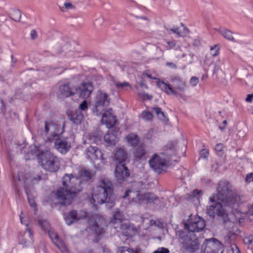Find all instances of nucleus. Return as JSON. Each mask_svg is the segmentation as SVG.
<instances>
[{"label": "nucleus", "instance_id": "27", "mask_svg": "<svg viewBox=\"0 0 253 253\" xmlns=\"http://www.w3.org/2000/svg\"><path fill=\"white\" fill-rule=\"evenodd\" d=\"M48 234L49 237L54 245L61 240L57 233L51 229H48Z\"/></svg>", "mask_w": 253, "mask_h": 253}, {"label": "nucleus", "instance_id": "31", "mask_svg": "<svg viewBox=\"0 0 253 253\" xmlns=\"http://www.w3.org/2000/svg\"><path fill=\"white\" fill-rule=\"evenodd\" d=\"M102 136L99 134H93L89 136V141L91 143L99 144L101 142Z\"/></svg>", "mask_w": 253, "mask_h": 253}, {"label": "nucleus", "instance_id": "16", "mask_svg": "<svg viewBox=\"0 0 253 253\" xmlns=\"http://www.w3.org/2000/svg\"><path fill=\"white\" fill-rule=\"evenodd\" d=\"M85 153L86 158L90 161L103 159V154L97 147L90 145L86 149Z\"/></svg>", "mask_w": 253, "mask_h": 253}, {"label": "nucleus", "instance_id": "5", "mask_svg": "<svg viewBox=\"0 0 253 253\" xmlns=\"http://www.w3.org/2000/svg\"><path fill=\"white\" fill-rule=\"evenodd\" d=\"M41 166L46 171L55 172L60 168L59 158L49 151H42L36 154Z\"/></svg>", "mask_w": 253, "mask_h": 253}, {"label": "nucleus", "instance_id": "7", "mask_svg": "<svg viewBox=\"0 0 253 253\" xmlns=\"http://www.w3.org/2000/svg\"><path fill=\"white\" fill-rule=\"evenodd\" d=\"M110 98L106 92L99 90L97 91L95 98V104L92 108V112L96 116H100L110 103Z\"/></svg>", "mask_w": 253, "mask_h": 253}, {"label": "nucleus", "instance_id": "43", "mask_svg": "<svg viewBox=\"0 0 253 253\" xmlns=\"http://www.w3.org/2000/svg\"><path fill=\"white\" fill-rule=\"evenodd\" d=\"M79 109L82 111H86L88 109V103L84 100L79 105Z\"/></svg>", "mask_w": 253, "mask_h": 253}, {"label": "nucleus", "instance_id": "62", "mask_svg": "<svg viewBox=\"0 0 253 253\" xmlns=\"http://www.w3.org/2000/svg\"><path fill=\"white\" fill-rule=\"evenodd\" d=\"M64 6H65L66 8L69 9L72 7V4L69 2H65L64 3Z\"/></svg>", "mask_w": 253, "mask_h": 253}, {"label": "nucleus", "instance_id": "37", "mask_svg": "<svg viewBox=\"0 0 253 253\" xmlns=\"http://www.w3.org/2000/svg\"><path fill=\"white\" fill-rule=\"evenodd\" d=\"M38 225L43 230L49 229V224L46 220L40 219L38 221Z\"/></svg>", "mask_w": 253, "mask_h": 253}, {"label": "nucleus", "instance_id": "40", "mask_svg": "<svg viewBox=\"0 0 253 253\" xmlns=\"http://www.w3.org/2000/svg\"><path fill=\"white\" fill-rule=\"evenodd\" d=\"M235 235L234 233H228L226 236L224 237V243L226 245H230V246L232 245V237Z\"/></svg>", "mask_w": 253, "mask_h": 253}, {"label": "nucleus", "instance_id": "21", "mask_svg": "<svg viewBox=\"0 0 253 253\" xmlns=\"http://www.w3.org/2000/svg\"><path fill=\"white\" fill-rule=\"evenodd\" d=\"M171 82L175 84V88L181 91H184L185 82L183 81L179 76H172L170 77Z\"/></svg>", "mask_w": 253, "mask_h": 253}, {"label": "nucleus", "instance_id": "19", "mask_svg": "<svg viewBox=\"0 0 253 253\" xmlns=\"http://www.w3.org/2000/svg\"><path fill=\"white\" fill-rule=\"evenodd\" d=\"M119 129L115 128L112 132H108L104 135V140L109 145H115L118 141L117 135Z\"/></svg>", "mask_w": 253, "mask_h": 253}, {"label": "nucleus", "instance_id": "29", "mask_svg": "<svg viewBox=\"0 0 253 253\" xmlns=\"http://www.w3.org/2000/svg\"><path fill=\"white\" fill-rule=\"evenodd\" d=\"M123 215L120 211L117 210L114 211L112 219L113 222H121L123 220Z\"/></svg>", "mask_w": 253, "mask_h": 253}, {"label": "nucleus", "instance_id": "63", "mask_svg": "<svg viewBox=\"0 0 253 253\" xmlns=\"http://www.w3.org/2000/svg\"><path fill=\"white\" fill-rule=\"evenodd\" d=\"M167 148H168L169 150L172 151L174 149V146L173 145H168Z\"/></svg>", "mask_w": 253, "mask_h": 253}, {"label": "nucleus", "instance_id": "38", "mask_svg": "<svg viewBox=\"0 0 253 253\" xmlns=\"http://www.w3.org/2000/svg\"><path fill=\"white\" fill-rule=\"evenodd\" d=\"M42 173L35 175L31 178L32 185L38 184L42 179Z\"/></svg>", "mask_w": 253, "mask_h": 253}, {"label": "nucleus", "instance_id": "20", "mask_svg": "<svg viewBox=\"0 0 253 253\" xmlns=\"http://www.w3.org/2000/svg\"><path fill=\"white\" fill-rule=\"evenodd\" d=\"M59 92L63 97H65L76 94L75 87H70L69 84H65L60 85Z\"/></svg>", "mask_w": 253, "mask_h": 253}, {"label": "nucleus", "instance_id": "36", "mask_svg": "<svg viewBox=\"0 0 253 253\" xmlns=\"http://www.w3.org/2000/svg\"><path fill=\"white\" fill-rule=\"evenodd\" d=\"M118 253H139L132 249H130L127 247H121L118 249Z\"/></svg>", "mask_w": 253, "mask_h": 253}, {"label": "nucleus", "instance_id": "34", "mask_svg": "<svg viewBox=\"0 0 253 253\" xmlns=\"http://www.w3.org/2000/svg\"><path fill=\"white\" fill-rule=\"evenodd\" d=\"M152 111L155 112L160 119L164 120L166 118L165 114L164 112L162 111L161 108L159 107H153Z\"/></svg>", "mask_w": 253, "mask_h": 253}, {"label": "nucleus", "instance_id": "55", "mask_svg": "<svg viewBox=\"0 0 253 253\" xmlns=\"http://www.w3.org/2000/svg\"><path fill=\"white\" fill-rule=\"evenodd\" d=\"M169 30L172 31L173 33H175L179 36H181L179 32V29L178 27H176L174 28H170Z\"/></svg>", "mask_w": 253, "mask_h": 253}, {"label": "nucleus", "instance_id": "49", "mask_svg": "<svg viewBox=\"0 0 253 253\" xmlns=\"http://www.w3.org/2000/svg\"><path fill=\"white\" fill-rule=\"evenodd\" d=\"M116 85L119 88H123L126 86H129V84L127 82H124L123 83H117L116 84Z\"/></svg>", "mask_w": 253, "mask_h": 253}, {"label": "nucleus", "instance_id": "50", "mask_svg": "<svg viewBox=\"0 0 253 253\" xmlns=\"http://www.w3.org/2000/svg\"><path fill=\"white\" fill-rule=\"evenodd\" d=\"M231 249L232 252V253H241L239 248L237 247V246L233 244L231 246Z\"/></svg>", "mask_w": 253, "mask_h": 253}, {"label": "nucleus", "instance_id": "48", "mask_svg": "<svg viewBox=\"0 0 253 253\" xmlns=\"http://www.w3.org/2000/svg\"><path fill=\"white\" fill-rule=\"evenodd\" d=\"M167 43L169 45V47L167 48L168 50L174 48L176 46V42L174 41H167Z\"/></svg>", "mask_w": 253, "mask_h": 253}, {"label": "nucleus", "instance_id": "13", "mask_svg": "<svg viewBox=\"0 0 253 253\" xmlns=\"http://www.w3.org/2000/svg\"><path fill=\"white\" fill-rule=\"evenodd\" d=\"M54 147L60 153L65 154L68 153L71 148V143L69 141L67 137H57L55 139Z\"/></svg>", "mask_w": 253, "mask_h": 253}, {"label": "nucleus", "instance_id": "8", "mask_svg": "<svg viewBox=\"0 0 253 253\" xmlns=\"http://www.w3.org/2000/svg\"><path fill=\"white\" fill-rule=\"evenodd\" d=\"M161 155H168V156L166 158H162L155 154L149 161L151 168L158 173H161L163 171V169L167 167V160H169L172 156V154H169L168 149H167L166 151L162 152Z\"/></svg>", "mask_w": 253, "mask_h": 253}, {"label": "nucleus", "instance_id": "17", "mask_svg": "<svg viewBox=\"0 0 253 253\" xmlns=\"http://www.w3.org/2000/svg\"><path fill=\"white\" fill-rule=\"evenodd\" d=\"M114 161L116 165L126 164L129 161L127 152L121 148L118 149L114 154Z\"/></svg>", "mask_w": 253, "mask_h": 253}, {"label": "nucleus", "instance_id": "23", "mask_svg": "<svg viewBox=\"0 0 253 253\" xmlns=\"http://www.w3.org/2000/svg\"><path fill=\"white\" fill-rule=\"evenodd\" d=\"M216 31L229 41L236 42L232 36V32L227 29H216Z\"/></svg>", "mask_w": 253, "mask_h": 253}, {"label": "nucleus", "instance_id": "41", "mask_svg": "<svg viewBox=\"0 0 253 253\" xmlns=\"http://www.w3.org/2000/svg\"><path fill=\"white\" fill-rule=\"evenodd\" d=\"M219 53V48L217 44H215L214 46H211V54L213 56H217Z\"/></svg>", "mask_w": 253, "mask_h": 253}, {"label": "nucleus", "instance_id": "33", "mask_svg": "<svg viewBox=\"0 0 253 253\" xmlns=\"http://www.w3.org/2000/svg\"><path fill=\"white\" fill-rule=\"evenodd\" d=\"M141 116L142 119L146 121H151L153 118L152 113L146 110L142 111Z\"/></svg>", "mask_w": 253, "mask_h": 253}, {"label": "nucleus", "instance_id": "30", "mask_svg": "<svg viewBox=\"0 0 253 253\" xmlns=\"http://www.w3.org/2000/svg\"><path fill=\"white\" fill-rule=\"evenodd\" d=\"M24 188H25V192L27 195V199H28V200L30 205L31 206V207H33V208H36V204L34 200L33 199V198L31 196L30 191L29 190V189L27 187V185H25Z\"/></svg>", "mask_w": 253, "mask_h": 253}, {"label": "nucleus", "instance_id": "22", "mask_svg": "<svg viewBox=\"0 0 253 253\" xmlns=\"http://www.w3.org/2000/svg\"><path fill=\"white\" fill-rule=\"evenodd\" d=\"M68 117L70 120L76 125H80L84 118L83 115L79 111L68 113Z\"/></svg>", "mask_w": 253, "mask_h": 253}, {"label": "nucleus", "instance_id": "4", "mask_svg": "<svg viewBox=\"0 0 253 253\" xmlns=\"http://www.w3.org/2000/svg\"><path fill=\"white\" fill-rule=\"evenodd\" d=\"M179 242L182 249L187 253H195L200 249V243L198 237L191 232L183 230L177 231Z\"/></svg>", "mask_w": 253, "mask_h": 253}, {"label": "nucleus", "instance_id": "11", "mask_svg": "<svg viewBox=\"0 0 253 253\" xmlns=\"http://www.w3.org/2000/svg\"><path fill=\"white\" fill-rule=\"evenodd\" d=\"M114 173L116 181L120 184L126 181L130 175V170L126 164H116Z\"/></svg>", "mask_w": 253, "mask_h": 253}, {"label": "nucleus", "instance_id": "46", "mask_svg": "<svg viewBox=\"0 0 253 253\" xmlns=\"http://www.w3.org/2000/svg\"><path fill=\"white\" fill-rule=\"evenodd\" d=\"M153 253H169V251L168 249L162 247L159 248L157 250L155 251Z\"/></svg>", "mask_w": 253, "mask_h": 253}, {"label": "nucleus", "instance_id": "42", "mask_svg": "<svg viewBox=\"0 0 253 253\" xmlns=\"http://www.w3.org/2000/svg\"><path fill=\"white\" fill-rule=\"evenodd\" d=\"M243 242L245 244L250 245L253 242V235L246 236L243 238Z\"/></svg>", "mask_w": 253, "mask_h": 253}, {"label": "nucleus", "instance_id": "47", "mask_svg": "<svg viewBox=\"0 0 253 253\" xmlns=\"http://www.w3.org/2000/svg\"><path fill=\"white\" fill-rule=\"evenodd\" d=\"M245 181L247 183H250L253 181V172L247 174L245 178Z\"/></svg>", "mask_w": 253, "mask_h": 253}, {"label": "nucleus", "instance_id": "3", "mask_svg": "<svg viewBox=\"0 0 253 253\" xmlns=\"http://www.w3.org/2000/svg\"><path fill=\"white\" fill-rule=\"evenodd\" d=\"M114 190L112 183L107 179L101 180L100 185L92 194V200L94 205H101L113 202Z\"/></svg>", "mask_w": 253, "mask_h": 253}, {"label": "nucleus", "instance_id": "25", "mask_svg": "<svg viewBox=\"0 0 253 253\" xmlns=\"http://www.w3.org/2000/svg\"><path fill=\"white\" fill-rule=\"evenodd\" d=\"M157 85L163 91L168 94H170V91L171 90V86L169 84H167L164 81L158 80L157 82Z\"/></svg>", "mask_w": 253, "mask_h": 253}, {"label": "nucleus", "instance_id": "32", "mask_svg": "<svg viewBox=\"0 0 253 253\" xmlns=\"http://www.w3.org/2000/svg\"><path fill=\"white\" fill-rule=\"evenodd\" d=\"M62 253H69V251L64 243L60 240L55 245Z\"/></svg>", "mask_w": 253, "mask_h": 253}, {"label": "nucleus", "instance_id": "44", "mask_svg": "<svg viewBox=\"0 0 253 253\" xmlns=\"http://www.w3.org/2000/svg\"><path fill=\"white\" fill-rule=\"evenodd\" d=\"M203 194V192L201 190L195 189L194 190L191 195H190L192 198H199Z\"/></svg>", "mask_w": 253, "mask_h": 253}, {"label": "nucleus", "instance_id": "59", "mask_svg": "<svg viewBox=\"0 0 253 253\" xmlns=\"http://www.w3.org/2000/svg\"><path fill=\"white\" fill-rule=\"evenodd\" d=\"M26 231L28 232V233L29 234V237L30 238L32 239L34 236V235H33V231H32V229H30V228H27Z\"/></svg>", "mask_w": 253, "mask_h": 253}, {"label": "nucleus", "instance_id": "51", "mask_svg": "<svg viewBox=\"0 0 253 253\" xmlns=\"http://www.w3.org/2000/svg\"><path fill=\"white\" fill-rule=\"evenodd\" d=\"M201 157L203 158H207L209 155V151L206 149H202L200 152Z\"/></svg>", "mask_w": 253, "mask_h": 253}, {"label": "nucleus", "instance_id": "57", "mask_svg": "<svg viewBox=\"0 0 253 253\" xmlns=\"http://www.w3.org/2000/svg\"><path fill=\"white\" fill-rule=\"evenodd\" d=\"M201 44V42L199 39H195L193 42V45L194 46H199Z\"/></svg>", "mask_w": 253, "mask_h": 253}, {"label": "nucleus", "instance_id": "18", "mask_svg": "<svg viewBox=\"0 0 253 253\" xmlns=\"http://www.w3.org/2000/svg\"><path fill=\"white\" fill-rule=\"evenodd\" d=\"M63 215L65 222L68 225H70L82 218L78 215L76 210H72L68 212L63 213Z\"/></svg>", "mask_w": 253, "mask_h": 253}, {"label": "nucleus", "instance_id": "61", "mask_svg": "<svg viewBox=\"0 0 253 253\" xmlns=\"http://www.w3.org/2000/svg\"><path fill=\"white\" fill-rule=\"evenodd\" d=\"M173 94L176 96H181V94L178 93L176 90H174L171 87V90L170 91V94Z\"/></svg>", "mask_w": 253, "mask_h": 253}, {"label": "nucleus", "instance_id": "54", "mask_svg": "<svg viewBox=\"0 0 253 253\" xmlns=\"http://www.w3.org/2000/svg\"><path fill=\"white\" fill-rule=\"evenodd\" d=\"M30 35L31 39L33 40L35 39L37 37V31L35 30H32L31 31Z\"/></svg>", "mask_w": 253, "mask_h": 253}, {"label": "nucleus", "instance_id": "58", "mask_svg": "<svg viewBox=\"0 0 253 253\" xmlns=\"http://www.w3.org/2000/svg\"><path fill=\"white\" fill-rule=\"evenodd\" d=\"M11 62L12 65L11 66L14 67V64L16 63L17 60V59L14 56L13 54L11 55Z\"/></svg>", "mask_w": 253, "mask_h": 253}, {"label": "nucleus", "instance_id": "1", "mask_svg": "<svg viewBox=\"0 0 253 253\" xmlns=\"http://www.w3.org/2000/svg\"><path fill=\"white\" fill-rule=\"evenodd\" d=\"M216 191V195L210 197L211 204L207 207L206 212L212 219L215 215L224 217L227 213L225 207L234 209L238 206V195L232 190L228 181H219Z\"/></svg>", "mask_w": 253, "mask_h": 253}, {"label": "nucleus", "instance_id": "45", "mask_svg": "<svg viewBox=\"0 0 253 253\" xmlns=\"http://www.w3.org/2000/svg\"><path fill=\"white\" fill-rule=\"evenodd\" d=\"M199 82V78L197 77H192L190 80V84L191 85V86L194 87L197 85Z\"/></svg>", "mask_w": 253, "mask_h": 253}, {"label": "nucleus", "instance_id": "26", "mask_svg": "<svg viewBox=\"0 0 253 253\" xmlns=\"http://www.w3.org/2000/svg\"><path fill=\"white\" fill-rule=\"evenodd\" d=\"M127 142L132 146H136L139 142L138 135L134 133H129L126 137Z\"/></svg>", "mask_w": 253, "mask_h": 253}, {"label": "nucleus", "instance_id": "6", "mask_svg": "<svg viewBox=\"0 0 253 253\" xmlns=\"http://www.w3.org/2000/svg\"><path fill=\"white\" fill-rule=\"evenodd\" d=\"M65 126V122L61 125L52 121H45L43 128H41L42 135H45L48 140L54 139L64 132Z\"/></svg>", "mask_w": 253, "mask_h": 253}, {"label": "nucleus", "instance_id": "15", "mask_svg": "<svg viewBox=\"0 0 253 253\" xmlns=\"http://www.w3.org/2000/svg\"><path fill=\"white\" fill-rule=\"evenodd\" d=\"M101 122L106 125L107 127L111 128L113 127L117 121L116 117L112 114V109L107 108L102 113Z\"/></svg>", "mask_w": 253, "mask_h": 253}, {"label": "nucleus", "instance_id": "39", "mask_svg": "<svg viewBox=\"0 0 253 253\" xmlns=\"http://www.w3.org/2000/svg\"><path fill=\"white\" fill-rule=\"evenodd\" d=\"M143 197L148 203H153L157 199V197L151 193H146L143 195Z\"/></svg>", "mask_w": 253, "mask_h": 253}, {"label": "nucleus", "instance_id": "14", "mask_svg": "<svg viewBox=\"0 0 253 253\" xmlns=\"http://www.w3.org/2000/svg\"><path fill=\"white\" fill-rule=\"evenodd\" d=\"M91 222L92 223V229L96 234L99 235L104 232L106 227V222L102 216L95 214Z\"/></svg>", "mask_w": 253, "mask_h": 253}, {"label": "nucleus", "instance_id": "24", "mask_svg": "<svg viewBox=\"0 0 253 253\" xmlns=\"http://www.w3.org/2000/svg\"><path fill=\"white\" fill-rule=\"evenodd\" d=\"M140 195L139 191H134L130 189H128L126 191L123 197L124 199L129 197V199H130L132 201L136 202L138 199H140L139 197Z\"/></svg>", "mask_w": 253, "mask_h": 253}, {"label": "nucleus", "instance_id": "53", "mask_svg": "<svg viewBox=\"0 0 253 253\" xmlns=\"http://www.w3.org/2000/svg\"><path fill=\"white\" fill-rule=\"evenodd\" d=\"M253 99V93L249 94L247 95L246 98V101L249 103H251Z\"/></svg>", "mask_w": 253, "mask_h": 253}, {"label": "nucleus", "instance_id": "64", "mask_svg": "<svg viewBox=\"0 0 253 253\" xmlns=\"http://www.w3.org/2000/svg\"><path fill=\"white\" fill-rule=\"evenodd\" d=\"M20 220H21V222L22 224H25V225L26 226H28V223H27L23 219V218L21 216H20Z\"/></svg>", "mask_w": 253, "mask_h": 253}, {"label": "nucleus", "instance_id": "12", "mask_svg": "<svg viewBox=\"0 0 253 253\" xmlns=\"http://www.w3.org/2000/svg\"><path fill=\"white\" fill-rule=\"evenodd\" d=\"M75 90L76 94H79L80 97L86 99L91 95L94 86L90 82H83L78 87H75Z\"/></svg>", "mask_w": 253, "mask_h": 253}, {"label": "nucleus", "instance_id": "52", "mask_svg": "<svg viewBox=\"0 0 253 253\" xmlns=\"http://www.w3.org/2000/svg\"><path fill=\"white\" fill-rule=\"evenodd\" d=\"M223 145L221 143H218L216 145L215 150L217 152L221 153L223 151Z\"/></svg>", "mask_w": 253, "mask_h": 253}, {"label": "nucleus", "instance_id": "28", "mask_svg": "<svg viewBox=\"0 0 253 253\" xmlns=\"http://www.w3.org/2000/svg\"><path fill=\"white\" fill-rule=\"evenodd\" d=\"M9 16L13 21L19 22L21 17V12L19 9H13L10 14Z\"/></svg>", "mask_w": 253, "mask_h": 253}, {"label": "nucleus", "instance_id": "2", "mask_svg": "<svg viewBox=\"0 0 253 253\" xmlns=\"http://www.w3.org/2000/svg\"><path fill=\"white\" fill-rule=\"evenodd\" d=\"M92 175L89 170L84 169L80 171V177L65 173L62 177V186L56 191V195L60 204L67 206L71 204L77 194L83 190L82 185L89 181Z\"/></svg>", "mask_w": 253, "mask_h": 253}, {"label": "nucleus", "instance_id": "56", "mask_svg": "<svg viewBox=\"0 0 253 253\" xmlns=\"http://www.w3.org/2000/svg\"><path fill=\"white\" fill-rule=\"evenodd\" d=\"M166 65L172 69H176L177 68L176 65L173 62H167Z\"/></svg>", "mask_w": 253, "mask_h": 253}, {"label": "nucleus", "instance_id": "9", "mask_svg": "<svg viewBox=\"0 0 253 253\" xmlns=\"http://www.w3.org/2000/svg\"><path fill=\"white\" fill-rule=\"evenodd\" d=\"M201 253H223L224 248L218 240L211 238L206 239L201 247Z\"/></svg>", "mask_w": 253, "mask_h": 253}, {"label": "nucleus", "instance_id": "10", "mask_svg": "<svg viewBox=\"0 0 253 253\" xmlns=\"http://www.w3.org/2000/svg\"><path fill=\"white\" fill-rule=\"evenodd\" d=\"M206 226V222L200 216L195 217L194 219H190L185 224L183 230L191 232L193 233L202 231Z\"/></svg>", "mask_w": 253, "mask_h": 253}, {"label": "nucleus", "instance_id": "60", "mask_svg": "<svg viewBox=\"0 0 253 253\" xmlns=\"http://www.w3.org/2000/svg\"><path fill=\"white\" fill-rule=\"evenodd\" d=\"M248 213L250 215L253 216V202L252 205L249 208Z\"/></svg>", "mask_w": 253, "mask_h": 253}, {"label": "nucleus", "instance_id": "35", "mask_svg": "<svg viewBox=\"0 0 253 253\" xmlns=\"http://www.w3.org/2000/svg\"><path fill=\"white\" fill-rule=\"evenodd\" d=\"M145 155V150L142 147H138L134 152V157L141 159Z\"/></svg>", "mask_w": 253, "mask_h": 253}]
</instances>
